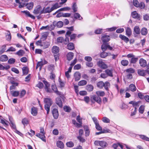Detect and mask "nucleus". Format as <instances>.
Wrapping results in <instances>:
<instances>
[{
	"mask_svg": "<svg viewBox=\"0 0 149 149\" xmlns=\"http://www.w3.org/2000/svg\"><path fill=\"white\" fill-rule=\"evenodd\" d=\"M45 103V108L47 111V114H48L49 112L50 108L52 104V100L49 98H45L44 100Z\"/></svg>",
	"mask_w": 149,
	"mask_h": 149,
	"instance_id": "1",
	"label": "nucleus"
},
{
	"mask_svg": "<svg viewBox=\"0 0 149 149\" xmlns=\"http://www.w3.org/2000/svg\"><path fill=\"white\" fill-rule=\"evenodd\" d=\"M42 10L41 6L38 5L35 8L33 12L35 14H39L40 15L42 14Z\"/></svg>",
	"mask_w": 149,
	"mask_h": 149,
	"instance_id": "2",
	"label": "nucleus"
},
{
	"mask_svg": "<svg viewBox=\"0 0 149 149\" xmlns=\"http://www.w3.org/2000/svg\"><path fill=\"white\" fill-rule=\"evenodd\" d=\"M91 100L92 102H93V100L99 104H100L102 102L101 98L99 96L96 95H93L91 97Z\"/></svg>",
	"mask_w": 149,
	"mask_h": 149,
	"instance_id": "3",
	"label": "nucleus"
},
{
	"mask_svg": "<svg viewBox=\"0 0 149 149\" xmlns=\"http://www.w3.org/2000/svg\"><path fill=\"white\" fill-rule=\"evenodd\" d=\"M97 64L101 68L104 69L107 68V65L102 61V60H100L98 61Z\"/></svg>",
	"mask_w": 149,
	"mask_h": 149,
	"instance_id": "4",
	"label": "nucleus"
},
{
	"mask_svg": "<svg viewBox=\"0 0 149 149\" xmlns=\"http://www.w3.org/2000/svg\"><path fill=\"white\" fill-rule=\"evenodd\" d=\"M71 33L72 32L70 31H67L66 33V36H68V37H70V41L74 40L77 36L76 34L73 33L71 34Z\"/></svg>",
	"mask_w": 149,
	"mask_h": 149,
	"instance_id": "5",
	"label": "nucleus"
},
{
	"mask_svg": "<svg viewBox=\"0 0 149 149\" xmlns=\"http://www.w3.org/2000/svg\"><path fill=\"white\" fill-rule=\"evenodd\" d=\"M101 39L103 43L107 42L110 40V37L109 36L104 35L102 37Z\"/></svg>",
	"mask_w": 149,
	"mask_h": 149,
	"instance_id": "6",
	"label": "nucleus"
},
{
	"mask_svg": "<svg viewBox=\"0 0 149 149\" xmlns=\"http://www.w3.org/2000/svg\"><path fill=\"white\" fill-rule=\"evenodd\" d=\"M52 113L54 118L57 119L58 118V113L57 109H54L52 111Z\"/></svg>",
	"mask_w": 149,
	"mask_h": 149,
	"instance_id": "7",
	"label": "nucleus"
},
{
	"mask_svg": "<svg viewBox=\"0 0 149 149\" xmlns=\"http://www.w3.org/2000/svg\"><path fill=\"white\" fill-rule=\"evenodd\" d=\"M36 136L40 138L42 141L45 142L46 141V140L45 139V135L44 133L40 134L38 133L36 134Z\"/></svg>",
	"mask_w": 149,
	"mask_h": 149,
	"instance_id": "8",
	"label": "nucleus"
},
{
	"mask_svg": "<svg viewBox=\"0 0 149 149\" xmlns=\"http://www.w3.org/2000/svg\"><path fill=\"white\" fill-rule=\"evenodd\" d=\"M52 88L55 93L61 97V93L57 90L56 86L55 85H52Z\"/></svg>",
	"mask_w": 149,
	"mask_h": 149,
	"instance_id": "9",
	"label": "nucleus"
},
{
	"mask_svg": "<svg viewBox=\"0 0 149 149\" xmlns=\"http://www.w3.org/2000/svg\"><path fill=\"white\" fill-rule=\"evenodd\" d=\"M139 63L141 66L144 67L147 65V62L146 60L143 58H141L139 61Z\"/></svg>",
	"mask_w": 149,
	"mask_h": 149,
	"instance_id": "10",
	"label": "nucleus"
},
{
	"mask_svg": "<svg viewBox=\"0 0 149 149\" xmlns=\"http://www.w3.org/2000/svg\"><path fill=\"white\" fill-rule=\"evenodd\" d=\"M44 83L45 85V91L47 92L50 93L51 91L50 88H49V85L47 82L45 81H44Z\"/></svg>",
	"mask_w": 149,
	"mask_h": 149,
	"instance_id": "11",
	"label": "nucleus"
},
{
	"mask_svg": "<svg viewBox=\"0 0 149 149\" xmlns=\"http://www.w3.org/2000/svg\"><path fill=\"white\" fill-rule=\"evenodd\" d=\"M42 14L49 13L52 11L51 8H50L49 7H47L46 8H44L42 9Z\"/></svg>",
	"mask_w": 149,
	"mask_h": 149,
	"instance_id": "12",
	"label": "nucleus"
},
{
	"mask_svg": "<svg viewBox=\"0 0 149 149\" xmlns=\"http://www.w3.org/2000/svg\"><path fill=\"white\" fill-rule=\"evenodd\" d=\"M59 50L58 47L56 46H53L52 48V52L54 54H57Z\"/></svg>",
	"mask_w": 149,
	"mask_h": 149,
	"instance_id": "13",
	"label": "nucleus"
},
{
	"mask_svg": "<svg viewBox=\"0 0 149 149\" xmlns=\"http://www.w3.org/2000/svg\"><path fill=\"white\" fill-rule=\"evenodd\" d=\"M56 104L61 108L63 107L62 102L60 98L57 97L56 99Z\"/></svg>",
	"mask_w": 149,
	"mask_h": 149,
	"instance_id": "14",
	"label": "nucleus"
},
{
	"mask_svg": "<svg viewBox=\"0 0 149 149\" xmlns=\"http://www.w3.org/2000/svg\"><path fill=\"white\" fill-rule=\"evenodd\" d=\"M74 77L75 81L79 80L81 78L80 73L79 72H76L74 73Z\"/></svg>",
	"mask_w": 149,
	"mask_h": 149,
	"instance_id": "15",
	"label": "nucleus"
},
{
	"mask_svg": "<svg viewBox=\"0 0 149 149\" xmlns=\"http://www.w3.org/2000/svg\"><path fill=\"white\" fill-rule=\"evenodd\" d=\"M119 37L126 43H127L129 41V38L123 35L120 34L119 36Z\"/></svg>",
	"mask_w": 149,
	"mask_h": 149,
	"instance_id": "16",
	"label": "nucleus"
},
{
	"mask_svg": "<svg viewBox=\"0 0 149 149\" xmlns=\"http://www.w3.org/2000/svg\"><path fill=\"white\" fill-rule=\"evenodd\" d=\"M9 119L10 121V125L13 129L15 130L16 129V127L15 125L13 123V119L10 116H9Z\"/></svg>",
	"mask_w": 149,
	"mask_h": 149,
	"instance_id": "17",
	"label": "nucleus"
},
{
	"mask_svg": "<svg viewBox=\"0 0 149 149\" xmlns=\"http://www.w3.org/2000/svg\"><path fill=\"white\" fill-rule=\"evenodd\" d=\"M31 113L33 116H36L38 113L37 109V108L33 107L31 109Z\"/></svg>",
	"mask_w": 149,
	"mask_h": 149,
	"instance_id": "18",
	"label": "nucleus"
},
{
	"mask_svg": "<svg viewBox=\"0 0 149 149\" xmlns=\"http://www.w3.org/2000/svg\"><path fill=\"white\" fill-rule=\"evenodd\" d=\"M56 146L57 147L61 149H63L64 148V144L61 141H58L56 142Z\"/></svg>",
	"mask_w": 149,
	"mask_h": 149,
	"instance_id": "19",
	"label": "nucleus"
},
{
	"mask_svg": "<svg viewBox=\"0 0 149 149\" xmlns=\"http://www.w3.org/2000/svg\"><path fill=\"white\" fill-rule=\"evenodd\" d=\"M113 71V69H111L110 70L107 69L105 70V72L106 73L107 75L111 77H112L113 76L112 74Z\"/></svg>",
	"mask_w": 149,
	"mask_h": 149,
	"instance_id": "20",
	"label": "nucleus"
},
{
	"mask_svg": "<svg viewBox=\"0 0 149 149\" xmlns=\"http://www.w3.org/2000/svg\"><path fill=\"white\" fill-rule=\"evenodd\" d=\"M126 34L128 37H130L132 33V31L130 28L129 27H127L125 29Z\"/></svg>",
	"mask_w": 149,
	"mask_h": 149,
	"instance_id": "21",
	"label": "nucleus"
},
{
	"mask_svg": "<svg viewBox=\"0 0 149 149\" xmlns=\"http://www.w3.org/2000/svg\"><path fill=\"white\" fill-rule=\"evenodd\" d=\"M74 54L72 52L68 53L67 55V59L68 61L71 60L73 58Z\"/></svg>",
	"mask_w": 149,
	"mask_h": 149,
	"instance_id": "22",
	"label": "nucleus"
},
{
	"mask_svg": "<svg viewBox=\"0 0 149 149\" xmlns=\"http://www.w3.org/2000/svg\"><path fill=\"white\" fill-rule=\"evenodd\" d=\"M146 71L143 70L139 69L137 70L138 74L140 76H144L146 75Z\"/></svg>",
	"mask_w": 149,
	"mask_h": 149,
	"instance_id": "23",
	"label": "nucleus"
},
{
	"mask_svg": "<svg viewBox=\"0 0 149 149\" xmlns=\"http://www.w3.org/2000/svg\"><path fill=\"white\" fill-rule=\"evenodd\" d=\"M8 59V56L6 55H2L0 57V60L2 62L7 61Z\"/></svg>",
	"mask_w": 149,
	"mask_h": 149,
	"instance_id": "24",
	"label": "nucleus"
},
{
	"mask_svg": "<svg viewBox=\"0 0 149 149\" xmlns=\"http://www.w3.org/2000/svg\"><path fill=\"white\" fill-rule=\"evenodd\" d=\"M129 88L130 90L132 92L135 91L136 89L135 85L133 84H130L129 86Z\"/></svg>",
	"mask_w": 149,
	"mask_h": 149,
	"instance_id": "25",
	"label": "nucleus"
},
{
	"mask_svg": "<svg viewBox=\"0 0 149 149\" xmlns=\"http://www.w3.org/2000/svg\"><path fill=\"white\" fill-rule=\"evenodd\" d=\"M68 49L70 50H72L74 49V44L72 43H70L67 45Z\"/></svg>",
	"mask_w": 149,
	"mask_h": 149,
	"instance_id": "26",
	"label": "nucleus"
},
{
	"mask_svg": "<svg viewBox=\"0 0 149 149\" xmlns=\"http://www.w3.org/2000/svg\"><path fill=\"white\" fill-rule=\"evenodd\" d=\"M22 12L24 13L26 15L31 17L32 19H35V17L33 15H31L29 11H24Z\"/></svg>",
	"mask_w": 149,
	"mask_h": 149,
	"instance_id": "27",
	"label": "nucleus"
},
{
	"mask_svg": "<svg viewBox=\"0 0 149 149\" xmlns=\"http://www.w3.org/2000/svg\"><path fill=\"white\" fill-rule=\"evenodd\" d=\"M132 17L134 18H139V16L136 11L132 12Z\"/></svg>",
	"mask_w": 149,
	"mask_h": 149,
	"instance_id": "28",
	"label": "nucleus"
},
{
	"mask_svg": "<svg viewBox=\"0 0 149 149\" xmlns=\"http://www.w3.org/2000/svg\"><path fill=\"white\" fill-rule=\"evenodd\" d=\"M141 33L143 35H146L148 33L147 29L146 28H142L141 30Z\"/></svg>",
	"mask_w": 149,
	"mask_h": 149,
	"instance_id": "29",
	"label": "nucleus"
},
{
	"mask_svg": "<svg viewBox=\"0 0 149 149\" xmlns=\"http://www.w3.org/2000/svg\"><path fill=\"white\" fill-rule=\"evenodd\" d=\"M1 123L3 124L6 127H7L9 125L10 123L7 120H3L2 119L1 120Z\"/></svg>",
	"mask_w": 149,
	"mask_h": 149,
	"instance_id": "30",
	"label": "nucleus"
},
{
	"mask_svg": "<svg viewBox=\"0 0 149 149\" xmlns=\"http://www.w3.org/2000/svg\"><path fill=\"white\" fill-rule=\"evenodd\" d=\"M119 146L122 149H123V146L120 143H115L113 145V147L114 149H118Z\"/></svg>",
	"mask_w": 149,
	"mask_h": 149,
	"instance_id": "31",
	"label": "nucleus"
},
{
	"mask_svg": "<svg viewBox=\"0 0 149 149\" xmlns=\"http://www.w3.org/2000/svg\"><path fill=\"white\" fill-rule=\"evenodd\" d=\"M99 145L101 147H104L107 146V143L106 142L104 141H99Z\"/></svg>",
	"mask_w": 149,
	"mask_h": 149,
	"instance_id": "32",
	"label": "nucleus"
},
{
	"mask_svg": "<svg viewBox=\"0 0 149 149\" xmlns=\"http://www.w3.org/2000/svg\"><path fill=\"white\" fill-rule=\"evenodd\" d=\"M93 86L91 85H88L86 86V89L88 91H91L93 89Z\"/></svg>",
	"mask_w": 149,
	"mask_h": 149,
	"instance_id": "33",
	"label": "nucleus"
},
{
	"mask_svg": "<svg viewBox=\"0 0 149 149\" xmlns=\"http://www.w3.org/2000/svg\"><path fill=\"white\" fill-rule=\"evenodd\" d=\"M10 93L14 97L18 96L19 94V92L18 91H10Z\"/></svg>",
	"mask_w": 149,
	"mask_h": 149,
	"instance_id": "34",
	"label": "nucleus"
},
{
	"mask_svg": "<svg viewBox=\"0 0 149 149\" xmlns=\"http://www.w3.org/2000/svg\"><path fill=\"white\" fill-rule=\"evenodd\" d=\"M134 31L137 34H139L140 33V29L139 26H136L134 28Z\"/></svg>",
	"mask_w": 149,
	"mask_h": 149,
	"instance_id": "35",
	"label": "nucleus"
},
{
	"mask_svg": "<svg viewBox=\"0 0 149 149\" xmlns=\"http://www.w3.org/2000/svg\"><path fill=\"white\" fill-rule=\"evenodd\" d=\"M96 93L97 95L99 96H103L105 95V93L104 91H97L96 92Z\"/></svg>",
	"mask_w": 149,
	"mask_h": 149,
	"instance_id": "36",
	"label": "nucleus"
},
{
	"mask_svg": "<svg viewBox=\"0 0 149 149\" xmlns=\"http://www.w3.org/2000/svg\"><path fill=\"white\" fill-rule=\"evenodd\" d=\"M75 18L76 19H79L81 20L82 19V17H81L80 15L78 13H75L74 15Z\"/></svg>",
	"mask_w": 149,
	"mask_h": 149,
	"instance_id": "37",
	"label": "nucleus"
},
{
	"mask_svg": "<svg viewBox=\"0 0 149 149\" xmlns=\"http://www.w3.org/2000/svg\"><path fill=\"white\" fill-rule=\"evenodd\" d=\"M97 86L100 88H102L104 85V83L102 81H100L97 83Z\"/></svg>",
	"mask_w": 149,
	"mask_h": 149,
	"instance_id": "38",
	"label": "nucleus"
},
{
	"mask_svg": "<svg viewBox=\"0 0 149 149\" xmlns=\"http://www.w3.org/2000/svg\"><path fill=\"white\" fill-rule=\"evenodd\" d=\"M22 70L23 74H24L26 75L28 73V69L26 67H23L22 68Z\"/></svg>",
	"mask_w": 149,
	"mask_h": 149,
	"instance_id": "39",
	"label": "nucleus"
},
{
	"mask_svg": "<svg viewBox=\"0 0 149 149\" xmlns=\"http://www.w3.org/2000/svg\"><path fill=\"white\" fill-rule=\"evenodd\" d=\"M24 54V52L22 49H21L17 52L16 54L19 56H22Z\"/></svg>",
	"mask_w": 149,
	"mask_h": 149,
	"instance_id": "40",
	"label": "nucleus"
},
{
	"mask_svg": "<svg viewBox=\"0 0 149 149\" xmlns=\"http://www.w3.org/2000/svg\"><path fill=\"white\" fill-rule=\"evenodd\" d=\"M87 84V81L84 80H82L79 81L78 83V84L79 86H84Z\"/></svg>",
	"mask_w": 149,
	"mask_h": 149,
	"instance_id": "41",
	"label": "nucleus"
},
{
	"mask_svg": "<svg viewBox=\"0 0 149 149\" xmlns=\"http://www.w3.org/2000/svg\"><path fill=\"white\" fill-rule=\"evenodd\" d=\"M108 55V54L107 53L104 52V51H103L100 54V56L101 58H104L107 56Z\"/></svg>",
	"mask_w": 149,
	"mask_h": 149,
	"instance_id": "42",
	"label": "nucleus"
},
{
	"mask_svg": "<svg viewBox=\"0 0 149 149\" xmlns=\"http://www.w3.org/2000/svg\"><path fill=\"white\" fill-rule=\"evenodd\" d=\"M66 145L68 147L71 148L74 146V144L72 142L70 141L67 142L66 143Z\"/></svg>",
	"mask_w": 149,
	"mask_h": 149,
	"instance_id": "43",
	"label": "nucleus"
},
{
	"mask_svg": "<svg viewBox=\"0 0 149 149\" xmlns=\"http://www.w3.org/2000/svg\"><path fill=\"white\" fill-rule=\"evenodd\" d=\"M63 109L66 112H70L71 110L70 107L68 106H65L63 107Z\"/></svg>",
	"mask_w": 149,
	"mask_h": 149,
	"instance_id": "44",
	"label": "nucleus"
},
{
	"mask_svg": "<svg viewBox=\"0 0 149 149\" xmlns=\"http://www.w3.org/2000/svg\"><path fill=\"white\" fill-rule=\"evenodd\" d=\"M121 63L123 65L126 66L128 64L129 62L127 60H123L121 61Z\"/></svg>",
	"mask_w": 149,
	"mask_h": 149,
	"instance_id": "45",
	"label": "nucleus"
},
{
	"mask_svg": "<svg viewBox=\"0 0 149 149\" xmlns=\"http://www.w3.org/2000/svg\"><path fill=\"white\" fill-rule=\"evenodd\" d=\"M63 23L62 22L59 21L57 22L56 26L58 28H61L63 26Z\"/></svg>",
	"mask_w": 149,
	"mask_h": 149,
	"instance_id": "46",
	"label": "nucleus"
},
{
	"mask_svg": "<svg viewBox=\"0 0 149 149\" xmlns=\"http://www.w3.org/2000/svg\"><path fill=\"white\" fill-rule=\"evenodd\" d=\"M126 72L128 73H133L135 72V70L132 68H130L126 70Z\"/></svg>",
	"mask_w": 149,
	"mask_h": 149,
	"instance_id": "47",
	"label": "nucleus"
},
{
	"mask_svg": "<svg viewBox=\"0 0 149 149\" xmlns=\"http://www.w3.org/2000/svg\"><path fill=\"white\" fill-rule=\"evenodd\" d=\"M44 65L43 64V61H41L38 62L37 65V66L36 67V69H37L38 68L40 67V69Z\"/></svg>",
	"mask_w": 149,
	"mask_h": 149,
	"instance_id": "48",
	"label": "nucleus"
},
{
	"mask_svg": "<svg viewBox=\"0 0 149 149\" xmlns=\"http://www.w3.org/2000/svg\"><path fill=\"white\" fill-rule=\"evenodd\" d=\"M108 45L106 44H103L101 46L102 49L103 51H105L107 49Z\"/></svg>",
	"mask_w": 149,
	"mask_h": 149,
	"instance_id": "49",
	"label": "nucleus"
},
{
	"mask_svg": "<svg viewBox=\"0 0 149 149\" xmlns=\"http://www.w3.org/2000/svg\"><path fill=\"white\" fill-rule=\"evenodd\" d=\"M48 70L50 71L51 72H52L54 70V65H49L48 67Z\"/></svg>",
	"mask_w": 149,
	"mask_h": 149,
	"instance_id": "50",
	"label": "nucleus"
},
{
	"mask_svg": "<svg viewBox=\"0 0 149 149\" xmlns=\"http://www.w3.org/2000/svg\"><path fill=\"white\" fill-rule=\"evenodd\" d=\"M110 86V84L108 82H106L104 83V86L106 90H108V88Z\"/></svg>",
	"mask_w": 149,
	"mask_h": 149,
	"instance_id": "51",
	"label": "nucleus"
},
{
	"mask_svg": "<svg viewBox=\"0 0 149 149\" xmlns=\"http://www.w3.org/2000/svg\"><path fill=\"white\" fill-rule=\"evenodd\" d=\"M26 5L27 8L29 10H30L33 8V3L32 2L30 3H28Z\"/></svg>",
	"mask_w": 149,
	"mask_h": 149,
	"instance_id": "52",
	"label": "nucleus"
},
{
	"mask_svg": "<svg viewBox=\"0 0 149 149\" xmlns=\"http://www.w3.org/2000/svg\"><path fill=\"white\" fill-rule=\"evenodd\" d=\"M138 60V58L133 57L131 59L130 62L132 63H135L137 62Z\"/></svg>",
	"mask_w": 149,
	"mask_h": 149,
	"instance_id": "53",
	"label": "nucleus"
},
{
	"mask_svg": "<svg viewBox=\"0 0 149 149\" xmlns=\"http://www.w3.org/2000/svg\"><path fill=\"white\" fill-rule=\"evenodd\" d=\"M72 9L74 12H77V6L76 4L75 3L73 4L72 6Z\"/></svg>",
	"mask_w": 149,
	"mask_h": 149,
	"instance_id": "54",
	"label": "nucleus"
},
{
	"mask_svg": "<svg viewBox=\"0 0 149 149\" xmlns=\"http://www.w3.org/2000/svg\"><path fill=\"white\" fill-rule=\"evenodd\" d=\"M144 109V106L143 105L141 106L139 108V111L141 113H143Z\"/></svg>",
	"mask_w": 149,
	"mask_h": 149,
	"instance_id": "55",
	"label": "nucleus"
},
{
	"mask_svg": "<svg viewBox=\"0 0 149 149\" xmlns=\"http://www.w3.org/2000/svg\"><path fill=\"white\" fill-rule=\"evenodd\" d=\"M133 3L134 6L136 7H139V3L137 0H133Z\"/></svg>",
	"mask_w": 149,
	"mask_h": 149,
	"instance_id": "56",
	"label": "nucleus"
},
{
	"mask_svg": "<svg viewBox=\"0 0 149 149\" xmlns=\"http://www.w3.org/2000/svg\"><path fill=\"white\" fill-rule=\"evenodd\" d=\"M6 48V46H2L1 48L0 49V55L3 53L5 51Z\"/></svg>",
	"mask_w": 149,
	"mask_h": 149,
	"instance_id": "57",
	"label": "nucleus"
},
{
	"mask_svg": "<svg viewBox=\"0 0 149 149\" xmlns=\"http://www.w3.org/2000/svg\"><path fill=\"white\" fill-rule=\"evenodd\" d=\"M141 138L146 141H149V138L146 137L144 135H141L140 136Z\"/></svg>",
	"mask_w": 149,
	"mask_h": 149,
	"instance_id": "58",
	"label": "nucleus"
},
{
	"mask_svg": "<svg viewBox=\"0 0 149 149\" xmlns=\"http://www.w3.org/2000/svg\"><path fill=\"white\" fill-rule=\"evenodd\" d=\"M60 7V6L59 5L58 3H56L51 8L52 10V11L54 9H56L57 8H59Z\"/></svg>",
	"mask_w": 149,
	"mask_h": 149,
	"instance_id": "59",
	"label": "nucleus"
},
{
	"mask_svg": "<svg viewBox=\"0 0 149 149\" xmlns=\"http://www.w3.org/2000/svg\"><path fill=\"white\" fill-rule=\"evenodd\" d=\"M102 121L105 123H109L110 120L108 118L106 117H104L102 119Z\"/></svg>",
	"mask_w": 149,
	"mask_h": 149,
	"instance_id": "60",
	"label": "nucleus"
},
{
	"mask_svg": "<svg viewBox=\"0 0 149 149\" xmlns=\"http://www.w3.org/2000/svg\"><path fill=\"white\" fill-rule=\"evenodd\" d=\"M102 29H98L95 31V33L96 34H100L102 32Z\"/></svg>",
	"mask_w": 149,
	"mask_h": 149,
	"instance_id": "61",
	"label": "nucleus"
},
{
	"mask_svg": "<svg viewBox=\"0 0 149 149\" xmlns=\"http://www.w3.org/2000/svg\"><path fill=\"white\" fill-rule=\"evenodd\" d=\"M143 18L145 21L149 20V15L147 14H145L143 15Z\"/></svg>",
	"mask_w": 149,
	"mask_h": 149,
	"instance_id": "62",
	"label": "nucleus"
},
{
	"mask_svg": "<svg viewBox=\"0 0 149 149\" xmlns=\"http://www.w3.org/2000/svg\"><path fill=\"white\" fill-rule=\"evenodd\" d=\"M95 125L96 128L98 131H101L102 130V128L100 126L99 123H96Z\"/></svg>",
	"mask_w": 149,
	"mask_h": 149,
	"instance_id": "63",
	"label": "nucleus"
},
{
	"mask_svg": "<svg viewBox=\"0 0 149 149\" xmlns=\"http://www.w3.org/2000/svg\"><path fill=\"white\" fill-rule=\"evenodd\" d=\"M57 41L58 42L62 43L64 41V39L62 37H59L57 38Z\"/></svg>",
	"mask_w": 149,
	"mask_h": 149,
	"instance_id": "64",
	"label": "nucleus"
}]
</instances>
